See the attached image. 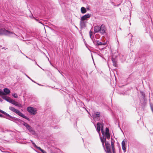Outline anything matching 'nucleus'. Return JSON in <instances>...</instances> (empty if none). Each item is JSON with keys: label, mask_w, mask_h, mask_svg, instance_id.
Returning a JSON list of instances; mask_svg holds the SVG:
<instances>
[{"label": "nucleus", "mask_w": 153, "mask_h": 153, "mask_svg": "<svg viewBox=\"0 0 153 153\" xmlns=\"http://www.w3.org/2000/svg\"><path fill=\"white\" fill-rule=\"evenodd\" d=\"M110 134L109 133H104V137L103 138L100 137L102 145L104 149L106 152V153H111V146L110 144L106 141V137L107 139H109L110 138Z\"/></svg>", "instance_id": "obj_1"}, {"label": "nucleus", "mask_w": 153, "mask_h": 153, "mask_svg": "<svg viewBox=\"0 0 153 153\" xmlns=\"http://www.w3.org/2000/svg\"><path fill=\"white\" fill-rule=\"evenodd\" d=\"M0 35H5L10 37H14L16 35L12 32L3 28L0 26Z\"/></svg>", "instance_id": "obj_2"}, {"label": "nucleus", "mask_w": 153, "mask_h": 153, "mask_svg": "<svg viewBox=\"0 0 153 153\" xmlns=\"http://www.w3.org/2000/svg\"><path fill=\"white\" fill-rule=\"evenodd\" d=\"M0 117L5 118L16 123L17 121L20 122L21 121L19 119L12 117L10 115H0Z\"/></svg>", "instance_id": "obj_3"}, {"label": "nucleus", "mask_w": 153, "mask_h": 153, "mask_svg": "<svg viewBox=\"0 0 153 153\" xmlns=\"http://www.w3.org/2000/svg\"><path fill=\"white\" fill-rule=\"evenodd\" d=\"M103 124L100 123H98L97 125V128L96 129L99 134L100 135V131L101 130V132L102 134V136L104 137V131L103 130Z\"/></svg>", "instance_id": "obj_4"}, {"label": "nucleus", "mask_w": 153, "mask_h": 153, "mask_svg": "<svg viewBox=\"0 0 153 153\" xmlns=\"http://www.w3.org/2000/svg\"><path fill=\"white\" fill-rule=\"evenodd\" d=\"M27 110L30 113L33 114H35L37 111L36 108L32 107H27Z\"/></svg>", "instance_id": "obj_5"}, {"label": "nucleus", "mask_w": 153, "mask_h": 153, "mask_svg": "<svg viewBox=\"0 0 153 153\" xmlns=\"http://www.w3.org/2000/svg\"><path fill=\"white\" fill-rule=\"evenodd\" d=\"M91 16V14H86L81 17L80 20L83 21L87 20Z\"/></svg>", "instance_id": "obj_6"}, {"label": "nucleus", "mask_w": 153, "mask_h": 153, "mask_svg": "<svg viewBox=\"0 0 153 153\" xmlns=\"http://www.w3.org/2000/svg\"><path fill=\"white\" fill-rule=\"evenodd\" d=\"M31 141L32 142L33 145L34 147L36 148L39 150H40L42 153H47L45 151L41 149L40 147L37 146L35 143H34L31 140Z\"/></svg>", "instance_id": "obj_7"}, {"label": "nucleus", "mask_w": 153, "mask_h": 153, "mask_svg": "<svg viewBox=\"0 0 153 153\" xmlns=\"http://www.w3.org/2000/svg\"><path fill=\"white\" fill-rule=\"evenodd\" d=\"M9 109L15 112L18 115H22L21 114H20V111L16 109L14 107H9Z\"/></svg>", "instance_id": "obj_8"}, {"label": "nucleus", "mask_w": 153, "mask_h": 153, "mask_svg": "<svg viewBox=\"0 0 153 153\" xmlns=\"http://www.w3.org/2000/svg\"><path fill=\"white\" fill-rule=\"evenodd\" d=\"M100 28L101 29H100V32L101 33H105L106 29L105 26L102 25L100 27Z\"/></svg>", "instance_id": "obj_9"}, {"label": "nucleus", "mask_w": 153, "mask_h": 153, "mask_svg": "<svg viewBox=\"0 0 153 153\" xmlns=\"http://www.w3.org/2000/svg\"><path fill=\"white\" fill-rule=\"evenodd\" d=\"M100 115H92V116L91 115V117H92L95 121H99L100 120L99 116Z\"/></svg>", "instance_id": "obj_10"}, {"label": "nucleus", "mask_w": 153, "mask_h": 153, "mask_svg": "<svg viewBox=\"0 0 153 153\" xmlns=\"http://www.w3.org/2000/svg\"><path fill=\"white\" fill-rule=\"evenodd\" d=\"M100 29H101V28H100V27L99 26H95L94 27V32L95 33L100 32Z\"/></svg>", "instance_id": "obj_11"}, {"label": "nucleus", "mask_w": 153, "mask_h": 153, "mask_svg": "<svg viewBox=\"0 0 153 153\" xmlns=\"http://www.w3.org/2000/svg\"><path fill=\"white\" fill-rule=\"evenodd\" d=\"M80 25L82 28L85 27V22L81 20L80 22Z\"/></svg>", "instance_id": "obj_12"}, {"label": "nucleus", "mask_w": 153, "mask_h": 153, "mask_svg": "<svg viewBox=\"0 0 153 153\" xmlns=\"http://www.w3.org/2000/svg\"><path fill=\"white\" fill-rule=\"evenodd\" d=\"M3 98L10 103L11 102V101L12 100V99L10 98V97H3Z\"/></svg>", "instance_id": "obj_13"}, {"label": "nucleus", "mask_w": 153, "mask_h": 153, "mask_svg": "<svg viewBox=\"0 0 153 153\" xmlns=\"http://www.w3.org/2000/svg\"><path fill=\"white\" fill-rule=\"evenodd\" d=\"M81 11L82 13L84 14L86 12L87 10L85 7H82L81 8Z\"/></svg>", "instance_id": "obj_14"}, {"label": "nucleus", "mask_w": 153, "mask_h": 153, "mask_svg": "<svg viewBox=\"0 0 153 153\" xmlns=\"http://www.w3.org/2000/svg\"><path fill=\"white\" fill-rule=\"evenodd\" d=\"M97 43L96 45H106V43L105 42H100L99 41H97Z\"/></svg>", "instance_id": "obj_15"}, {"label": "nucleus", "mask_w": 153, "mask_h": 153, "mask_svg": "<svg viewBox=\"0 0 153 153\" xmlns=\"http://www.w3.org/2000/svg\"><path fill=\"white\" fill-rule=\"evenodd\" d=\"M122 145L123 149L124 151H125L126 149V148L125 146V142L124 141H122Z\"/></svg>", "instance_id": "obj_16"}, {"label": "nucleus", "mask_w": 153, "mask_h": 153, "mask_svg": "<svg viewBox=\"0 0 153 153\" xmlns=\"http://www.w3.org/2000/svg\"><path fill=\"white\" fill-rule=\"evenodd\" d=\"M4 93L6 94H9L10 93V90L7 88H5L4 89Z\"/></svg>", "instance_id": "obj_17"}, {"label": "nucleus", "mask_w": 153, "mask_h": 153, "mask_svg": "<svg viewBox=\"0 0 153 153\" xmlns=\"http://www.w3.org/2000/svg\"><path fill=\"white\" fill-rule=\"evenodd\" d=\"M14 105L18 107L19 108L22 107V104L19 103L17 102H16L14 103Z\"/></svg>", "instance_id": "obj_18"}, {"label": "nucleus", "mask_w": 153, "mask_h": 153, "mask_svg": "<svg viewBox=\"0 0 153 153\" xmlns=\"http://www.w3.org/2000/svg\"><path fill=\"white\" fill-rule=\"evenodd\" d=\"M27 129L30 131L33 132V131L32 129V128L29 125V126L26 127Z\"/></svg>", "instance_id": "obj_19"}, {"label": "nucleus", "mask_w": 153, "mask_h": 153, "mask_svg": "<svg viewBox=\"0 0 153 153\" xmlns=\"http://www.w3.org/2000/svg\"><path fill=\"white\" fill-rule=\"evenodd\" d=\"M112 60L113 63V65L114 66L116 67L117 65L116 63V62L115 59L113 58L112 59Z\"/></svg>", "instance_id": "obj_20"}, {"label": "nucleus", "mask_w": 153, "mask_h": 153, "mask_svg": "<svg viewBox=\"0 0 153 153\" xmlns=\"http://www.w3.org/2000/svg\"><path fill=\"white\" fill-rule=\"evenodd\" d=\"M0 112L2 113V114H4V115H9L8 114H7L4 111L1 110L0 109Z\"/></svg>", "instance_id": "obj_21"}, {"label": "nucleus", "mask_w": 153, "mask_h": 153, "mask_svg": "<svg viewBox=\"0 0 153 153\" xmlns=\"http://www.w3.org/2000/svg\"><path fill=\"white\" fill-rule=\"evenodd\" d=\"M23 124L25 127H26V128L29 126V125L27 123L24 122H23Z\"/></svg>", "instance_id": "obj_22"}, {"label": "nucleus", "mask_w": 153, "mask_h": 153, "mask_svg": "<svg viewBox=\"0 0 153 153\" xmlns=\"http://www.w3.org/2000/svg\"><path fill=\"white\" fill-rule=\"evenodd\" d=\"M5 95V93L4 92L0 91V96H3V95Z\"/></svg>", "instance_id": "obj_23"}, {"label": "nucleus", "mask_w": 153, "mask_h": 153, "mask_svg": "<svg viewBox=\"0 0 153 153\" xmlns=\"http://www.w3.org/2000/svg\"><path fill=\"white\" fill-rule=\"evenodd\" d=\"M140 93L143 96V98H144L145 96V93L142 91H140Z\"/></svg>", "instance_id": "obj_24"}, {"label": "nucleus", "mask_w": 153, "mask_h": 153, "mask_svg": "<svg viewBox=\"0 0 153 153\" xmlns=\"http://www.w3.org/2000/svg\"><path fill=\"white\" fill-rule=\"evenodd\" d=\"M12 95L15 98H18V96L16 94H14Z\"/></svg>", "instance_id": "obj_25"}, {"label": "nucleus", "mask_w": 153, "mask_h": 153, "mask_svg": "<svg viewBox=\"0 0 153 153\" xmlns=\"http://www.w3.org/2000/svg\"><path fill=\"white\" fill-rule=\"evenodd\" d=\"M109 129L108 128H106V131H105V132H104V134L105 133H109Z\"/></svg>", "instance_id": "obj_26"}, {"label": "nucleus", "mask_w": 153, "mask_h": 153, "mask_svg": "<svg viewBox=\"0 0 153 153\" xmlns=\"http://www.w3.org/2000/svg\"><path fill=\"white\" fill-rule=\"evenodd\" d=\"M92 34H93L92 32L91 31H90L89 32V35H90V37L91 38V39H92V37H91V36L92 35Z\"/></svg>", "instance_id": "obj_27"}, {"label": "nucleus", "mask_w": 153, "mask_h": 153, "mask_svg": "<svg viewBox=\"0 0 153 153\" xmlns=\"http://www.w3.org/2000/svg\"><path fill=\"white\" fill-rule=\"evenodd\" d=\"M16 102V101H15V100H12L11 101L10 103H11L14 105V103H15Z\"/></svg>", "instance_id": "obj_28"}, {"label": "nucleus", "mask_w": 153, "mask_h": 153, "mask_svg": "<svg viewBox=\"0 0 153 153\" xmlns=\"http://www.w3.org/2000/svg\"><path fill=\"white\" fill-rule=\"evenodd\" d=\"M20 116H22L23 117L28 119L26 115H20Z\"/></svg>", "instance_id": "obj_29"}, {"label": "nucleus", "mask_w": 153, "mask_h": 153, "mask_svg": "<svg viewBox=\"0 0 153 153\" xmlns=\"http://www.w3.org/2000/svg\"><path fill=\"white\" fill-rule=\"evenodd\" d=\"M95 115H100V112H96V113H95Z\"/></svg>", "instance_id": "obj_30"}, {"label": "nucleus", "mask_w": 153, "mask_h": 153, "mask_svg": "<svg viewBox=\"0 0 153 153\" xmlns=\"http://www.w3.org/2000/svg\"><path fill=\"white\" fill-rule=\"evenodd\" d=\"M114 145V143L112 141H111V145Z\"/></svg>", "instance_id": "obj_31"}, {"label": "nucleus", "mask_w": 153, "mask_h": 153, "mask_svg": "<svg viewBox=\"0 0 153 153\" xmlns=\"http://www.w3.org/2000/svg\"><path fill=\"white\" fill-rule=\"evenodd\" d=\"M30 79L32 82H34L35 83H36L33 80H32L30 78Z\"/></svg>", "instance_id": "obj_32"}, {"label": "nucleus", "mask_w": 153, "mask_h": 153, "mask_svg": "<svg viewBox=\"0 0 153 153\" xmlns=\"http://www.w3.org/2000/svg\"><path fill=\"white\" fill-rule=\"evenodd\" d=\"M30 79L32 82H34L35 83H36L33 80H32L30 78Z\"/></svg>", "instance_id": "obj_33"}, {"label": "nucleus", "mask_w": 153, "mask_h": 153, "mask_svg": "<svg viewBox=\"0 0 153 153\" xmlns=\"http://www.w3.org/2000/svg\"><path fill=\"white\" fill-rule=\"evenodd\" d=\"M26 76L29 78V79H30V77H29L28 76H27V75H25Z\"/></svg>", "instance_id": "obj_34"}, {"label": "nucleus", "mask_w": 153, "mask_h": 153, "mask_svg": "<svg viewBox=\"0 0 153 153\" xmlns=\"http://www.w3.org/2000/svg\"><path fill=\"white\" fill-rule=\"evenodd\" d=\"M35 64L37 65L38 66H39V67H40L37 64V62H35Z\"/></svg>", "instance_id": "obj_35"}, {"label": "nucleus", "mask_w": 153, "mask_h": 153, "mask_svg": "<svg viewBox=\"0 0 153 153\" xmlns=\"http://www.w3.org/2000/svg\"><path fill=\"white\" fill-rule=\"evenodd\" d=\"M93 43H94V44H95V42H94L93 40Z\"/></svg>", "instance_id": "obj_36"}, {"label": "nucleus", "mask_w": 153, "mask_h": 153, "mask_svg": "<svg viewBox=\"0 0 153 153\" xmlns=\"http://www.w3.org/2000/svg\"><path fill=\"white\" fill-rule=\"evenodd\" d=\"M0 101H2V100H1V99L0 98Z\"/></svg>", "instance_id": "obj_37"}, {"label": "nucleus", "mask_w": 153, "mask_h": 153, "mask_svg": "<svg viewBox=\"0 0 153 153\" xmlns=\"http://www.w3.org/2000/svg\"><path fill=\"white\" fill-rule=\"evenodd\" d=\"M39 22V23H41V24H42V22Z\"/></svg>", "instance_id": "obj_38"}, {"label": "nucleus", "mask_w": 153, "mask_h": 153, "mask_svg": "<svg viewBox=\"0 0 153 153\" xmlns=\"http://www.w3.org/2000/svg\"><path fill=\"white\" fill-rule=\"evenodd\" d=\"M35 20H36V21H38V20H37V19H35Z\"/></svg>", "instance_id": "obj_39"}, {"label": "nucleus", "mask_w": 153, "mask_h": 153, "mask_svg": "<svg viewBox=\"0 0 153 153\" xmlns=\"http://www.w3.org/2000/svg\"><path fill=\"white\" fill-rule=\"evenodd\" d=\"M48 58V61H49V58Z\"/></svg>", "instance_id": "obj_40"}, {"label": "nucleus", "mask_w": 153, "mask_h": 153, "mask_svg": "<svg viewBox=\"0 0 153 153\" xmlns=\"http://www.w3.org/2000/svg\"><path fill=\"white\" fill-rule=\"evenodd\" d=\"M26 58H28L27 56H26Z\"/></svg>", "instance_id": "obj_41"}, {"label": "nucleus", "mask_w": 153, "mask_h": 153, "mask_svg": "<svg viewBox=\"0 0 153 153\" xmlns=\"http://www.w3.org/2000/svg\"><path fill=\"white\" fill-rule=\"evenodd\" d=\"M38 84V85H39V84Z\"/></svg>", "instance_id": "obj_42"}]
</instances>
